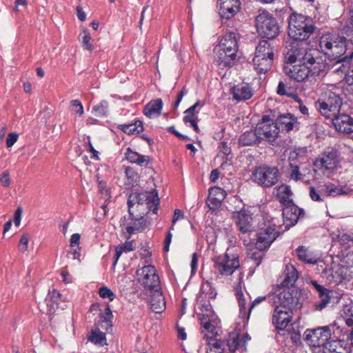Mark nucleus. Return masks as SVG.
<instances>
[{
	"label": "nucleus",
	"mask_w": 353,
	"mask_h": 353,
	"mask_svg": "<svg viewBox=\"0 0 353 353\" xmlns=\"http://www.w3.org/2000/svg\"><path fill=\"white\" fill-rule=\"evenodd\" d=\"M325 65L319 57H314L311 52H305L302 62L290 64L283 67L285 74L297 82H303V89L314 90L317 77L324 71Z\"/></svg>",
	"instance_id": "f257e3e1"
},
{
	"label": "nucleus",
	"mask_w": 353,
	"mask_h": 353,
	"mask_svg": "<svg viewBox=\"0 0 353 353\" xmlns=\"http://www.w3.org/2000/svg\"><path fill=\"white\" fill-rule=\"evenodd\" d=\"M129 216H145L152 211L157 214L159 205V199L156 191L145 192H132L128 198Z\"/></svg>",
	"instance_id": "f03ea898"
},
{
	"label": "nucleus",
	"mask_w": 353,
	"mask_h": 353,
	"mask_svg": "<svg viewBox=\"0 0 353 353\" xmlns=\"http://www.w3.org/2000/svg\"><path fill=\"white\" fill-rule=\"evenodd\" d=\"M345 334L343 330L336 323L314 329H307L304 332V340L308 345L314 347H323L324 351L326 346L333 339L342 337Z\"/></svg>",
	"instance_id": "7ed1b4c3"
},
{
	"label": "nucleus",
	"mask_w": 353,
	"mask_h": 353,
	"mask_svg": "<svg viewBox=\"0 0 353 353\" xmlns=\"http://www.w3.org/2000/svg\"><path fill=\"white\" fill-rule=\"evenodd\" d=\"M345 34L336 35L332 33L323 34L319 39V48L322 52L331 61H336L341 57L348 50L353 48L345 38Z\"/></svg>",
	"instance_id": "20e7f679"
},
{
	"label": "nucleus",
	"mask_w": 353,
	"mask_h": 353,
	"mask_svg": "<svg viewBox=\"0 0 353 353\" xmlns=\"http://www.w3.org/2000/svg\"><path fill=\"white\" fill-rule=\"evenodd\" d=\"M315 29L314 21L310 17L292 12L288 17V35L294 41L307 40Z\"/></svg>",
	"instance_id": "39448f33"
},
{
	"label": "nucleus",
	"mask_w": 353,
	"mask_h": 353,
	"mask_svg": "<svg viewBox=\"0 0 353 353\" xmlns=\"http://www.w3.org/2000/svg\"><path fill=\"white\" fill-rule=\"evenodd\" d=\"M284 230L279 218L271 217L266 219L261 224L256 233L255 247L261 252L269 249L272 243L279 236Z\"/></svg>",
	"instance_id": "423d86ee"
},
{
	"label": "nucleus",
	"mask_w": 353,
	"mask_h": 353,
	"mask_svg": "<svg viewBox=\"0 0 353 353\" xmlns=\"http://www.w3.org/2000/svg\"><path fill=\"white\" fill-rule=\"evenodd\" d=\"M215 50V59L218 64L223 67H230L238 51L236 34L232 32H227L221 39Z\"/></svg>",
	"instance_id": "0eeeda50"
},
{
	"label": "nucleus",
	"mask_w": 353,
	"mask_h": 353,
	"mask_svg": "<svg viewBox=\"0 0 353 353\" xmlns=\"http://www.w3.org/2000/svg\"><path fill=\"white\" fill-rule=\"evenodd\" d=\"M256 26L259 34L262 38L274 39L280 33V26L274 16L263 10L256 17Z\"/></svg>",
	"instance_id": "6e6552de"
},
{
	"label": "nucleus",
	"mask_w": 353,
	"mask_h": 353,
	"mask_svg": "<svg viewBox=\"0 0 353 353\" xmlns=\"http://www.w3.org/2000/svg\"><path fill=\"white\" fill-rule=\"evenodd\" d=\"M279 171L276 166L265 164L256 167L251 175L254 183L265 188L275 185L279 182Z\"/></svg>",
	"instance_id": "1a4fd4ad"
},
{
	"label": "nucleus",
	"mask_w": 353,
	"mask_h": 353,
	"mask_svg": "<svg viewBox=\"0 0 353 353\" xmlns=\"http://www.w3.org/2000/svg\"><path fill=\"white\" fill-rule=\"evenodd\" d=\"M341 104L342 99L340 96L329 90L321 95L315 102V107L322 116L330 119L339 112Z\"/></svg>",
	"instance_id": "9d476101"
},
{
	"label": "nucleus",
	"mask_w": 353,
	"mask_h": 353,
	"mask_svg": "<svg viewBox=\"0 0 353 353\" xmlns=\"http://www.w3.org/2000/svg\"><path fill=\"white\" fill-rule=\"evenodd\" d=\"M272 297L275 305L277 304L285 310L293 312L301 307L299 293L294 288H284L279 294L273 293Z\"/></svg>",
	"instance_id": "9b49d317"
},
{
	"label": "nucleus",
	"mask_w": 353,
	"mask_h": 353,
	"mask_svg": "<svg viewBox=\"0 0 353 353\" xmlns=\"http://www.w3.org/2000/svg\"><path fill=\"white\" fill-rule=\"evenodd\" d=\"M137 275L138 282L145 290L152 292L160 288V279L154 266L144 265L137 270Z\"/></svg>",
	"instance_id": "f8f14e48"
},
{
	"label": "nucleus",
	"mask_w": 353,
	"mask_h": 353,
	"mask_svg": "<svg viewBox=\"0 0 353 353\" xmlns=\"http://www.w3.org/2000/svg\"><path fill=\"white\" fill-rule=\"evenodd\" d=\"M215 270L223 276L232 275L240 267L237 255L228 253L216 256L213 259Z\"/></svg>",
	"instance_id": "ddd939ff"
},
{
	"label": "nucleus",
	"mask_w": 353,
	"mask_h": 353,
	"mask_svg": "<svg viewBox=\"0 0 353 353\" xmlns=\"http://www.w3.org/2000/svg\"><path fill=\"white\" fill-rule=\"evenodd\" d=\"M208 344L217 350H221L219 353H223L225 351V347H228L230 353H234L240 347L245 345V341L241 340L239 335L236 333H230L225 341L216 339L213 336H204Z\"/></svg>",
	"instance_id": "4468645a"
},
{
	"label": "nucleus",
	"mask_w": 353,
	"mask_h": 353,
	"mask_svg": "<svg viewBox=\"0 0 353 353\" xmlns=\"http://www.w3.org/2000/svg\"><path fill=\"white\" fill-rule=\"evenodd\" d=\"M275 122L270 116H263L256 126L259 137L269 142L274 141L280 132L278 123Z\"/></svg>",
	"instance_id": "2eb2a0df"
},
{
	"label": "nucleus",
	"mask_w": 353,
	"mask_h": 353,
	"mask_svg": "<svg viewBox=\"0 0 353 353\" xmlns=\"http://www.w3.org/2000/svg\"><path fill=\"white\" fill-rule=\"evenodd\" d=\"M339 153L333 148H328L318 158L316 159L314 165L319 168H324L325 170H332L339 163Z\"/></svg>",
	"instance_id": "dca6fc26"
},
{
	"label": "nucleus",
	"mask_w": 353,
	"mask_h": 353,
	"mask_svg": "<svg viewBox=\"0 0 353 353\" xmlns=\"http://www.w3.org/2000/svg\"><path fill=\"white\" fill-rule=\"evenodd\" d=\"M282 210L283 223L281 225L285 227L284 231L295 225L299 219L303 217L305 214L304 210L299 208L295 203L284 207Z\"/></svg>",
	"instance_id": "f3484780"
},
{
	"label": "nucleus",
	"mask_w": 353,
	"mask_h": 353,
	"mask_svg": "<svg viewBox=\"0 0 353 353\" xmlns=\"http://www.w3.org/2000/svg\"><path fill=\"white\" fill-rule=\"evenodd\" d=\"M234 223L242 234H250L253 230L252 216L248 210L244 208L232 214Z\"/></svg>",
	"instance_id": "a211bd4d"
},
{
	"label": "nucleus",
	"mask_w": 353,
	"mask_h": 353,
	"mask_svg": "<svg viewBox=\"0 0 353 353\" xmlns=\"http://www.w3.org/2000/svg\"><path fill=\"white\" fill-rule=\"evenodd\" d=\"M146 225V220L144 217L136 215L129 216V219L124 216L121 221L120 226L123 231L128 234L129 239L132 234L144 230Z\"/></svg>",
	"instance_id": "6ab92c4d"
},
{
	"label": "nucleus",
	"mask_w": 353,
	"mask_h": 353,
	"mask_svg": "<svg viewBox=\"0 0 353 353\" xmlns=\"http://www.w3.org/2000/svg\"><path fill=\"white\" fill-rule=\"evenodd\" d=\"M274 307L272 314V323L276 330H283L292 321L293 312L285 310L281 306L272 305Z\"/></svg>",
	"instance_id": "aec40b11"
},
{
	"label": "nucleus",
	"mask_w": 353,
	"mask_h": 353,
	"mask_svg": "<svg viewBox=\"0 0 353 353\" xmlns=\"http://www.w3.org/2000/svg\"><path fill=\"white\" fill-rule=\"evenodd\" d=\"M310 284L312 288L319 293V296L321 299L319 301H316L313 304V310L316 311H321L325 308L327 304L330 303L331 299L330 294H332L333 291L329 290L324 286L319 284L318 282L314 280L310 281Z\"/></svg>",
	"instance_id": "412c9836"
},
{
	"label": "nucleus",
	"mask_w": 353,
	"mask_h": 353,
	"mask_svg": "<svg viewBox=\"0 0 353 353\" xmlns=\"http://www.w3.org/2000/svg\"><path fill=\"white\" fill-rule=\"evenodd\" d=\"M240 5L239 0H218L219 14L221 17L230 19L239 10Z\"/></svg>",
	"instance_id": "4be33fe9"
},
{
	"label": "nucleus",
	"mask_w": 353,
	"mask_h": 353,
	"mask_svg": "<svg viewBox=\"0 0 353 353\" xmlns=\"http://www.w3.org/2000/svg\"><path fill=\"white\" fill-rule=\"evenodd\" d=\"M299 278V272L296 268L288 264L285 266L283 273L277 280V286L279 288H290L294 286Z\"/></svg>",
	"instance_id": "5701e85b"
},
{
	"label": "nucleus",
	"mask_w": 353,
	"mask_h": 353,
	"mask_svg": "<svg viewBox=\"0 0 353 353\" xmlns=\"http://www.w3.org/2000/svg\"><path fill=\"white\" fill-rule=\"evenodd\" d=\"M330 119L339 132L346 134L353 132V118L350 115L339 112Z\"/></svg>",
	"instance_id": "b1692460"
},
{
	"label": "nucleus",
	"mask_w": 353,
	"mask_h": 353,
	"mask_svg": "<svg viewBox=\"0 0 353 353\" xmlns=\"http://www.w3.org/2000/svg\"><path fill=\"white\" fill-rule=\"evenodd\" d=\"M275 123H278L279 128H281L283 130H285L286 132H290L293 130H299L300 127V123L298 121L297 117L291 113L279 115Z\"/></svg>",
	"instance_id": "393cba45"
},
{
	"label": "nucleus",
	"mask_w": 353,
	"mask_h": 353,
	"mask_svg": "<svg viewBox=\"0 0 353 353\" xmlns=\"http://www.w3.org/2000/svg\"><path fill=\"white\" fill-rule=\"evenodd\" d=\"M231 94L233 99L237 101H246L253 96L254 90L249 83L243 82L233 86Z\"/></svg>",
	"instance_id": "a878e982"
},
{
	"label": "nucleus",
	"mask_w": 353,
	"mask_h": 353,
	"mask_svg": "<svg viewBox=\"0 0 353 353\" xmlns=\"http://www.w3.org/2000/svg\"><path fill=\"white\" fill-rule=\"evenodd\" d=\"M325 353H351V346L347 341L339 337L330 341Z\"/></svg>",
	"instance_id": "bb28decb"
},
{
	"label": "nucleus",
	"mask_w": 353,
	"mask_h": 353,
	"mask_svg": "<svg viewBox=\"0 0 353 353\" xmlns=\"http://www.w3.org/2000/svg\"><path fill=\"white\" fill-rule=\"evenodd\" d=\"M262 137H259L256 128L254 130H250L241 134L239 138L238 143L239 146H252L255 145L261 142Z\"/></svg>",
	"instance_id": "cd10ccee"
},
{
	"label": "nucleus",
	"mask_w": 353,
	"mask_h": 353,
	"mask_svg": "<svg viewBox=\"0 0 353 353\" xmlns=\"http://www.w3.org/2000/svg\"><path fill=\"white\" fill-rule=\"evenodd\" d=\"M290 179L298 181L302 179L303 174L300 172L301 161L297 152H293L288 157Z\"/></svg>",
	"instance_id": "c85d7f7f"
},
{
	"label": "nucleus",
	"mask_w": 353,
	"mask_h": 353,
	"mask_svg": "<svg viewBox=\"0 0 353 353\" xmlns=\"http://www.w3.org/2000/svg\"><path fill=\"white\" fill-rule=\"evenodd\" d=\"M151 310L157 314L162 312L165 308V298L159 289L153 290L150 296Z\"/></svg>",
	"instance_id": "c756f323"
},
{
	"label": "nucleus",
	"mask_w": 353,
	"mask_h": 353,
	"mask_svg": "<svg viewBox=\"0 0 353 353\" xmlns=\"http://www.w3.org/2000/svg\"><path fill=\"white\" fill-rule=\"evenodd\" d=\"M322 274L330 282L336 284L341 283L346 277V274L343 273V269L340 267L325 269Z\"/></svg>",
	"instance_id": "7c9ffc66"
},
{
	"label": "nucleus",
	"mask_w": 353,
	"mask_h": 353,
	"mask_svg": "<svg viewBox=\"0 0 353 353\" xmlns=\"http://www.w3.org/2000/svg\"><path fill=\"white\" fill-rule=\"evenodd\" d=\"M274 58L265 57L261 56H254L253 58V64L254 68L259 73H266L272 65Z\"/></svg>",
	"instance_id": "2f4dec72"
},
{
	"label": "nucleus",
	"mask_w": 353,
	"mask_h": 353,
	"mask_svg": "<svg viewBox=\"0 0 353 353\" xmlns=\"http://www.w3.org/2000/svg\"><path fill=\"white\" fill-rule=\"evenodd\" d=\"M292 192L288 185H282L279 187L276 196L283 208L294 203L292 199Z\"/></svg>",
	"instance_id": "473e14b6"
},
{
	"label": "nucleus",
	"mask_w": 353,
	"mask_h": 353,
	"mask_svg": "<svg viewBox=\"0 0 353 353\" xmlns=\"http://www.w3.org/2000/svg\"><path fill=\"white\" fill-rule=\"evenodd\" d=\"M163 108V101L161 99L150 101L143 108L144 114L148 118L159 116Z\"/></svg>",
	"instance_id": "72a5a7b5"
},
{
	"label": "nucleus",
	"mask_w": 353,
	"mask_h": 353,
	"mask_svg": "<svg viewBox=\"0 0 353 353\" xmlns=\"http://www.w3.org/2000/svg\"><path fill=\"white\" fill-rule=\"evenodd\" d=\"M296 253L299 259L305 263L316 264L318 261L316 256L303 245L299 246L296 249Z\"/></svg>",
	"instance_id": "f704fd0d"
},
{
	"label": "nucleus",
	"mask_w": 353,
	"mask_h": 353,
	"mask_svg": "<svg viewBox=\"0 0 353 353\" xmlns=\"http://www.w3.org/2000/svg\"><path fill=\"white\" fill-rule=\"evenodd\" d=\"M254 56L274 58V48L268 40H261L256 48Z\"/></svg>",
	"instance_id": "c9c22d12"
},
{
	"label": "nucleus",
	"mask_w": 353,
	"mask_h": 353,
	"mask_svg": "<svg viewBox=\"0 0 353 353\" xmlns=\"http://www.w3.org/2000/svg\"><path fill=\"white\" fill-rule=\"evenodd\" d=\"M304 54L303 49H300L296 46H292L290 49H288L285 59L288 64L296 63L297 61L301 63Z\"/></svg>",
	"instance_id": "e433bc0d"
},
{
	"label": "nucleus",
	"mask_w": 353,
	"mask_h": 353,
	"mask_svg": "<svg viewBox=\"0 0 353 353\" xmlns=\"http://www.w3.org/2000/svg\"><path fill=\"white\" fill-rule=\"evenodd\" d=\"M119 129L128 134H139L143 131V123L140 120H135L133 123L119 125Z\"/></svg>",
	"instance_id": "4c0bfd02"
},
{
	"label": "nucleus",
	"mask_w": 353,
	"mask_h": 353,
	"mask_svg": "<svg viewBox=\"0 0 353 353\" xmlns=\"http://www.w3.org/2000/svg\"><path fill=\"white\" fill-rule=\"evenodd\" d=\"M350 192V190L346 186L343 185H336L334 184L330 183L326 185L325 192L327 196H337L340 195H345L347 194Z\"/></svg>",
	"instance_id": "58836bf2"
},
{
	"label": "nucleus",
	"mask_w": 353,
	"mask_h": 353,
	"mask_svg": "<svg viewBox=\"0 0 353 353\" xmlns=\"http://www.w3.org/2000/svg\"><path fill=\"white\" fill-rule=\"evenodd\" d=\"M235 295L239 302V316L248 319V312L246 311V301L244 298L241 286L235 288Z\"/></svg>",
	"instance_id": "ea45409f"
},
{
	"label": "nucleus",
	"mask_w": 353,
	"mask_h": 353,
	"mask_svg": "<svg viewBox=\"0 0 353 353\" xmlns=\"http://www.w3.org/2000/svg\"><path fill=\"white\" fill-rule=\"evenodd\" d=\"M218 148L219 152L223 154V158L224 159V161L222 163L221 167H223L224 165L228 162L230 163L232 161L233 157L232 154L231 147L228 142L225 140L222 141L221 142H220Z\"/></svg>",
	"instance_id": "a19ab883"
},
{
	"label": "nucleus",
	"mask_w": 353,
	"mask_h": 353,
	"mask_svg": "<svg viewBox=\"0 0 353 353\" xmlns=\"http://www.w3.org/2000/svg\"><path fill=\"white\" fill-rule=\"evenodd\" d=\"M200 291L201 294L206 299H214L216 296V290L209 281L202 283Z\"/></svg>",
	"instance_id": "79ce46f5"
},
{
	"label": "nucleus",
	"mask_w": 353,
	"mask_h": 353,
	"mask_svg": "<svg viewBox=\"0 0 353 353\" xmlns=\"http://www.w3.org/2000/svg\"><path fill=\"white\" fill-rule=\"evenodd\" d=\"M273 293L272 294H268L265 296H258L256 297L252 302L251 305L250 306L248 311V319H249L250 313L252 312V310L257 305L260 304L263 301H267L270 305H275V301L273 299Z\"/></svg>",
	"instance_id": "37998d69"
},
{
	"label": "nucleus",
	"mask_w": 353,
	"mask_h": 353,
	"mask_svg": "<svg viewBox=\"0 0 353 353\" xmlns=\"http://www.w3.org/2000/svg\"><path fill=\"white\" fill-rule=\"evenodd\" d=\"M341 316L347 326H353V303L343 306Z\"/></svg>",
	"instance_id": "c03bdc74"
},
{
	"label": "nucleus",
	"mask_w": 353,
	"mask_h": 353,
	"mask_svg": "<svg viewBox=\"0 0 353 353\" xmlns=\"http://www.w3.org/2000/svg\"><path fill=\"white\" fill-rule=\"evenodd\" d=\"M109 103L106 100H102L99 104L93 106L92 112L97 117H105L107 115Z\"/></svg>",
	"instance_id": "a18cd8bd"
},
{
	"label": "nucleus",
	"mask_w": 353,
	"mask_h": 353,
	"mask_svg": "<svg viewBox=\"0 0 353 353\" xmlns=\"http://www.w3.org/2000/svg\"><path fill=\"white\" fill-rule=\"evenodd\" d=\"M80 36H81L83 48L90 52L94 50V46L91 43L92 39L89 30L86 28L83 29Z\"/></svg>",
	"instance_id": "49530a36"
},
{
	"label": "nucleus",
	"mask_w": 353,
	"mask_h": 353,
	"mask_svg": "<svg viewBox=\"0 0 353 353\" xmlns=\"http://www.w3.org/2000/svg\"><path fill=\"white\" fill-rule=\"evenodd\" d=\"M125 175L127 178V184L134 186L139 181L138 173L131 167H126L125 169Z\"/></svg>",
	"instance_id": "de8ad7c7"
},
{
	"label": "nucleus",
	"mask_w": 353,
	"mask_h": 353,
	"mask_svg": "<svg viewBox=\"0 0 353 353\" xmlns=\"http://www.w3.org/2000/svg\"><path fill=\"white\" fill-rule=\"evenodd\" d=\"M341 34L346 36L345 38L353 48V14L351 16L350 23L343 28Z\"/></svg>",
	"instance_id": "09e8293b"
},
{
	"label": "nucleus",
	"mask_w": 353,
	"mask_h": 353,
	"mask_svg": "<svg viewBox=\"0 0 353 353\" xmlns=\"http://www.w3.org/2000/svg\"><path fill=\"white\" fill-rule=\"evenodd\" d=\"M89 341L97 345H102L105 341V334L99 330L92 331Z\"/></svg>",
	"instance_id": "8fccbe9b"
},
{
	"label": "nucleus",
	"mask_w": 353,
	"mask_h": 353,
	"mask_svg": "<svg viewBox=\"0 0 353 353\" xmlns=\"http://www.w3.org/2000/svg\"><path fill=\"white\" fill-rule=\"evenodd\" d=\"M99 294L100 297L103 299H108L109 301H112L116 297L115 294L106 286H103L99 288Z\"/></svg>",
	"instance_id": "3c124183"
},
{
	"label": "nucleus",
	"mask_w": 353,
	"mask_h": 353,
	"mask_svg": "<svg viewBox=\"0 0 353 353\" xmlns=\"http://www.w3.org/2000/svg\"><path fill=\"white\" fill-rule=\"evenodd\" d=\"M222 201L219 197L209 195L206 200V204L210 210H215L220 208Z\"/></svg>",
	"instance_id": "603ef678"
},
{
	"label": "nucleus",
	"mask_w": 353,
	"mask_h": 353,
	"mask_svg": "<svg viewBox=\"0 0 353 353\" xmlns=\"http://www.w3.org/2000/svg\"><path fill=\"white\" fill-rule=\"evenodd\" d=\"M292 99L297 103V106H295L296 108L299 109L300 112L305 115L309 116V110L307 107L303 103L301 99L297 94H292Z\"/></svg>",
	"instance_id": "864d4df0"
},
{
	"label": "nucleus",
	"mask_w": 353,
	"mask_h": 353,
	"mask_svg": "<svg viewBox=\"0 0 353 353\" xmlns=\"http://www.w3.org/2000/svg\"><path fill=\"white\" fill-rule=\"evenodd\" d=\"M98 187L99 192L102 197L104 199L105 201L108 202V201H110L111 198L110 192L108 188L107 187L105 182L103 181H99Z\"/></svg>",
	"instance_id": "5fc2aeb1"
},
{
	"label": "nucleus",
	"mask_w": 353,
	"mask_h": 353,
	"mask_svg": "<svg viewBox=\"0 0 353 353\" xmlns=\"http://www.w3.org/2000/svg\"><path fill=\"white\" fill-rule=\"evenodd\" d=\"M139 152L134 151L130 148H128L125 152V157L126 160L130 163H135L136 159L139 157Z\"/></svg>",
	"instance_id": "6e6d98bb"
},
{
	"label": "nucleus",
	"mask_w": 353,
	"mask_h": 353,
	"mask_svg": "<svg viewBox=\"0 0 353 353\" xmlns=\"http://www.w3.org/2000/svg\"><path fill=\"white\" fill-rule=\"evenodd\" d=\"M135 164L141 166V167H146L151 163V158L148 155H143L141 154H139V157L135 159Z\"/></svg>",
	"instance_id": "4d7b16f0"
},
{
	"label": "nucleus",
	"mask_w": 353,
	"mask_h": 353,
	"mask_svg": "<svg viewBox=\"0 0 353 353\" xmlns=\"http://www.w3.org/2000/svg\"><path fill=\"white\" fill-rule=\"evenodd\" d=\"M209 195L212 196H217L223 200L225 196V192L223 189L219 187H213L209 190Z\"/></svg>",
	"instance_id": "13d9d810"
},
{
	"label": "nucleus",
	"mask_w": 353,
	"mask_h": 353,
	"mask_svg": "<svg viewBox=\"0 0 353 353\" xmlns=\"http://www.w3.org/2000/svg\"><path fill=\"white\" fill-rule=\"evenodd\" d=\"M338 63H341L342 66L345 70L346 66L353 64V51L349 55L342 56L338 59Z\"/></svg>",
	"instance_id": "bf43d9fd"
},
{
	"label": "nucleus",
	"mask_w": 353,
	"mask_h": 353,
	"mask_svg": "<svg viewBox=\"0 0 353 353\" xmlns=\"http://www.w3.org/2000/svg\"><path fill=\"white\" fill-rule=\"evenodd\" d=\"M71 105L73 107V111L75 114L81 116L83 114V107L81 102L78 99L72 100L70 101Z\"/></svg>",
	"instance_id": "052dcab7"
},
{
	"label": "nucleus",
	"mask_w": 353,
	"mask_h": 353,
	"mask_svg": "<svg viewBox=\"0 0 353 353\" xmlns=\"http://www.w3.org/2000/svg\"><path fill=\"white\" fill-rule=\"evenodd\" d=\"M29 242V235L28 234H23L19 240V250L21 252H26L28 250V245Z\"/></svg>",
	"instance_id": "680f3d73"
},
{
	"label": "nucleus",
	"mask_w": 353,
	"mask_h": 353,
	"mask_svg": "<svg viewBox=\"0 0 353 353\" xmlns=\"http://www.w3.org/2000/svg\"><path fill=\"white\" fill-rule=\"evenodd\" d=\"M259 252H252L250 253V259L253 261L256 266H259L264 257V254Z\"/></svg>",
	"instance_id": "e2e57ef3"
},
{
	"label": "nucleus",
	"mask_w": 353,
	"mask_h": 353,
	"mask_svg": "<svg viewBox=\"0 0 353 353\" xmlns=\"http://www.w3.org/2000/svg\"><path fill=\"white\" fill-rule=\"evenodd\" d=\"M0 184L4 188H8L11 184L10 173L4 171L0 176Z\"/></svg>",
	"instance_id": "0e129e2a"
},
{
	"label": "nucleus",
	"mask_w": 353,
	"mask_h": 353,
	"mask_svg": "<svg viewBox=\"0 0 353 353\" xmlns=\"http://www.w3.org/2000/svg\"><path fill=\"white\" fill-rule=\"evenodd\" d=\"M276 93L280 96H288V97H292V94H291L288 92L286 85L281 81H280L279 82V84L277 86V90H276Z\"/></svg>",
	"instance_id": "69168bd1"
},
{
	"label": "nucleus",
	"mask_w": 353,
	"mask_h": 353,
	"mask_svg": "<svg viewBox=\"0 0 353 353\" xmlns=\"http://www.w3.org/2000/svg\"><path fill=\"white\" fill-rule=\"evenodd\" d=\"M19 134L17 132H10L8 134L6 138V146L7 148H11L18 140Z\"/></svg>",
	"instance_id": "338daca9"
},
{
	"label": "nucleus",
	"mask_w": 353,
	"mask_h": 353,
	"mask_svg": "<svg viewBox=\"0 0 353 353\" xmlns=\"http://www.w3.org/2000/svg\"><path fill=\"white\" fill-rule=\"evenodd\" d=\"M99 317L104 322H111L113 314L109 305L107 306L103 313H100Z\"/></svg>",
	"instance_id": "774afa93"
}]
</instances>
